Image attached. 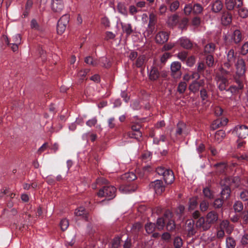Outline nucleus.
Segmentation results:
<instances>
[{"mask_svg":"<svg viewBox=\"0 0 248 248\" xmlns=\"http://www.w3.org/2000/svg\"><path fill=\"white\" fill-rule=\"evenodd\" d=\"M203 193L205 197L209 199L213 198V195L209 188H204L203 190Z\"/></svg>","mask_w":248,"mask_h":248,"instance_id":"obj_51","label":"nucleus"},{"mask_svg":"<svg viewBox=\"0 0 248 248\" xmlns=\"http://www.w3.org/2000/svg\"><path fill=\"white\" fill-rule=\"evenodd\" d=\"M210 6L213 13H218L222 9L223 4L220 0H216L211 3Z\"/></svg>","mask_w":248,"mask_h":248,"instance_id":"obj_14","label":"nucleus"},{"mask_svg":"<svg viewBox=\"0 0 248 248\" xmlns=\"http://www.w3.org/2000/svg\"><path fill=\"white\" fill-rule=\"evenodd\" d=\"M236 74L239 76H243L246 71V66L244 60L243 59H238L235 64Z\"/></svg>","mask_w":248,"mask_h":248,"instance_id":"obj_7","label":"nucleus"},{"mask_svg":"<svg viewBox=\"0 0 248 248\" xmlns=\"http://www.w3.org/2000/svg\"><path fill=\"white\" fill-rule=\"evenodd\" d=\"M180 45L184 48L190 49L192 47V42L187 38L182 37L179 40Z\"/></svg>","mask_w":248,"mask_h":248,"instance_id":"obj_21","label":"nucleus"},{"mask_svg":"<svg viewBox=\"0 0 248 248\" xmlns=\"http://www.w3.org/2000/svg\"><path fill=\"white\" fill-rule=\"evenodd\" d=\"M75 215L77 217H80L85 220L88 219V213L85 211L84 208L80 207L76 209L75 212Z\"/></svg>","mask_w":248,"mask_h":248,"instance_id":"obj_22","label":"nucleus"},{"mask_svg":"<svg viewBox=\"0 0 248 248\" xmlns=\"http://www.w3.org/2000/svg\"><path fill=\"white\" fill-rule=\"evenodd\" d=\"M206 63L208 66H212L214 63V60L213 56L209 55L207 56L206 59Z\"/></svg>","mask_w":248,"mask_h":248,"instance_id":"obj_54","label":"nucleus"},{"mask_svg":"<svg viewBox=\"0 0 248 248\" xmlns=\"http://www.w3.org/2000/svg\"><path fill=\"white\" fill-rule=\"evenodd\" d=\"M116 191V188L113 186H105L100 189L97 195L99 197H106L110 200L115 197Z\"/></svg>","mask_w":248,"mask_h":248,"instance_id":"obj_1","label":"nucleus"},{"mask_svg":"<svg viewBox=\"0 0 248 248\" xmlns=\"http://www.w3.org/2000/svg\"><path fill=\"white\" fill-rule=\"evenodd\" d=\"M198 203L195 199H191L189 201V206H188V210L192 211L194 210L197 206Z\"/></svg>","mask_w":248,"mask_h":248,"instance_id":"obj_44","label":"nucleus"},{"mask_svg":"<svg viewBox=\"0 0 248 248\" xmlns=\"http://www.w3.org/2000/svg\"><path fill=\"white\" fill-rule=\"evenodd\" d=\"M232 20V16L231 13L227 11H224L222 13L221 21L223 25L225 26L229 25L231 23Z\"/></svg>","mask_w":248,"mask_h":248,"instance_id":"obj_15","label":"nucleus"},{"mask_svg":"<svg viewBox=\"0 0 248 248\" xmlns=\"http://www.w3.org/2000/svg\"><path fill=\"white\" fill-rule=\"evenodd\" d=\"M69 20L68 15H64L61 17L57 24V32L59 34H62L65 31Z\"/></svg>","mask_w":248,"mask_h":248,"instance_id":"obj_3","label":"nucleus"},{"mask_svg":"<svg viewBox=\"0 0 248 248\" xmlns=\"http://www.w3.org/2000/svg\"><path fill=\"white\" fill-rule=\"evenodd\" d=\"M194 224V222L192 220H187L186 221L185 229L188 232V235H192L195 233Z\"/></svg>","mask_w":248,"mask_h":248,"instance_id":"obj_18","label":"nucleus"},{"mask_svg":"<svg viewBox=\"0 0 248 248\" xmlns=\"http://www.w3.org/2000/svg\"><path fill=\"white\" fill-rule=\"evenodd\" d=\"M181 64L178 62H174L171 64V75L174 78H178L181 77Z\"/></svg>","mask_w":248,"mask_h":248,"instance_id":"obj_5","label":"nucleus"},{"mask_svg":"<svg viewBox=\"0 0 248 248\" xmlns=\"http://www.w3.org/2000/svg\"><path fill=\"white\" fill-rule=\"evenodd\" d=\"M141 133L140 131H132L128 133V136L131 138L139 139L141 137Z\"/></svg>","mask_w":248,"mask_h":248,"instance_id":"obj_41","label":"nucleus"},{"mask_svg":"<svg viewBox=\"0 0 248 248\" xmlns=\"http://www.w3.org/2000/svg\"><path fill=\"white\" fill-rule=\"evenodd\" d=\"M240 198L244 201L248 200V191L244 190L240 194Z\"/></svg>","mask_w":248,"mask_h":248,"instance_id":"obj_60","label":"nucleus"},{"mask_svg":"<svg viewBox=\"0 0 248 248\" xmlns=\"http://www.w3.org/2000/svg\"><path fill=\"white\" fill-rule=\"evenodd\" d=\"M180 3L178 0L172 2L170 6V10L171 12L175 11L179 7Z\"/></svg>","mask_w":248,"mask_h":248,"instance_id":"obj_49","label":"nucleus"},{"mask_svg":"<svg viewBox=\"0 0 248 248\" xmlns=\"http://www.w3.org/2000/svg\"><path fill=\"white\" fill-rule=\"evenodd\" d=\"M233 208L235 212H241L243 209V203L240 201L236 202L233 205Z\"/></svg>","mask_w":248,"mask_h":248,"instance_id":"obj_43","label":"nucleus"},{"mask_svg":"<svg viewBox=\"0 0 248 248\" xmlns=\"http://www.w3.org/2000/svg\"><path fill=\"white\" fill-rule=\"evenodd\" d=\"M187 54L188 53L187 51H183L177 54V57L182 61H184L186 60Z\"/></svg>","mask_w":248,"mask_h":248,"instance_id":"obj_52","label":"nucleus"},{"mask_svg":"<svg viewBox=\"0 0 248 248\" xmlns=\"http://www.w3.org/2000/svg\"><path fill=\"white\" fill-rule=\"evenodd\" d=\"M52 10L56 13H60L64 8L62 0H52L51 3Z\"/></svg>","mask_w":248,"mask_h":248,"instance_id":"obj_9","label":"nucleus"},{"mask_svg":"<svg viewBox=\"0 0 248 248\" xmlns=\"http://www.w3.org/2000/svg\"><path fill=\"white\" fill-rule=\"evenodd\" d=\"M186 83L185 82H181L177 88L178 92L180 93H183L186 91Z\"/></svg>","mask_w":248,"mask_h":248,"instance_id":"obj_46","label":"nucleus"},{"mask_svg":"<svg viewBox=\"0 0 248 248\" xmlns=\"http://www.w3.org/2000/svg\"><path fill=\"white\" fill-rule=\"evenodd\" d=\"M235 246L236 242L232 237L229 236L226 238V248H234Z\"/></svg>","mask_w":248,"mask_h":248,"instance_id":"obj_29","label":"nucleus"},{"mask_svg":"<svg viewBox=\"0 0 248 248\" xmlns=\"http://www.w3.org/2000/svg\"><path fill=\"white\" fill-rule=\"evenodd\" d=\"M97 122V119L96 118H93L92 119L89 120L86 122V124H87V125H88L90 127H92L93 126L95 125L96 124Z\"/></svg>","mask_w":248,"mask_h":248,"instance_id":"obj_61","label":"nucleus"},{"mask_svg":"<svg viewBox=\"0 0 248 248\" xmlns=\"http://www.w3.org/2000/svg\"><path fill=\"white\" fill-rule=\"evenodd\" d=\"M225 133L223 130H218L217 131L214 136L215 140L219 143L221 142L225 137Z\"/></svg>","mask_w":248,"mask_h":248,"instance_id":"obj_27","label":"nucleus"},{"mask_svg":"<svg viewBox=\"0 0 248 248\" xmlns=\"http://www.w3.org/2000/svg\"><path fill=\"white\" fill-rule=\"evenodd\" d=\"M123 178L131 181L135 180L137 178V176L134 173L130 172L125 173L123 176Z\"/></svg>","mask_w":248,"mask_h":248,"instance_id":"obj_36","label":"nucleus"},{"mask_svg":"<svg viewBox=\"0 0 248 248\" xmlns=\"http://www.w3.org/2000/svg\"><path fill=\"white\" fill-rule=\"evenodd\" d=\"M178 22V16L174 15L169 17L168 19V23L169 25L173 26L176 25Z\"/></svg>","mask_w":248,"mask_h":248,"instance_id":"obj_32","label":"nucleus"},{"mask_svg":"<svg viewBox=\"0 0 248 248\" xmlns=\"http://www.w3.org/2000/svg\"><path fill=\"white\" fill-rule=\"evenodd\" d=\"M219 227L223 230H225L227 233L230 234L233 230V226L231 224L229 221L227 220H222L220 224Z\"/></svg>","mask_w":248,"mask_h":248,"instance_id":"obj_13","label":"nucleus"},{"mask_svg":"<svg viewBox=\"0 0 248 248\" xmlns=\"http://www.w3.org/2000/svg\"><path fill=\"white\" fill-rule=\"evenodd\" d=\"M203 8L199 3H196L193 6V12L195 14H199L202 12Z\"/></svg>","mask_w":248,"mask_h":248,"instance_id":"obj_39","label":"nucleus"},{"mask_svg":"<svg viewBox=\"0 0 248 248\" xmlns=\"http://www.w3.org/2000/svg\"><path fill=\"white\" fill-rule=\"evenodd\" d=\"M60 225L62 230L65 231L69 226V221L66 219H63L61 221Z\"/></svg>","mask_w":248,"mask_h":248,"instance_id":"obj_48","label":"nucleus"},{"mask_svg":"<svg viewBox=\"0 0 248 248\" xmlns=\"http://www.w3.org/2000/svg\"><path fill=\"white\" fill-rule=\"evenodd\" d=\"M186 124L182 122H179L178 123L177 125V127L176 129V136H180L182 135L183 131L186 128Z\"/></svg>","mask_w":248,"mask_h":248,"instance_id":"obj_31","label":"nucleus"},{"mask_svg":"<svg viewBox=\"0 0 248 248\" xmlns=\"http://www.w3.org/2000/svg\"><path fill=\"white\" fill-rule=\"evenodd\" d=\"M195 61V58L191 56L188 58L186 61V64L188 66H192L194 64Z\"/></svg>","mask_w":248,"mask_h":248,"instance_id":"obj_59","label":"nucleus"},{"mask_svg":"<svg viewBox=\"0 0 248 248\" xmlns=\"http://www.w3.org/2000/svg\"><path fill=\"white\" fill-rule=\"evenodd\" d=\"M146 232L148 233L153 232L156 229L155 224L152 223H147L145 226Z\"/></svg>","mask_w":248,"mask_h":248,"instance_id":"obj_35","label":"nucleus"},{"mask_svg":"<svg viewBox=\"0 0 248 248\" xmlns=\"http://www.w3.org/2000/svg\"><path fill=\"white\" fill-rule=\"evenodd\" d=\"M225 181V182H224L229 186H231L234 184V186H237L239 185L240 179L237 177L234 178H228L226 179Z\"/></svg>","mask_w":248,"mask_h":248,"instance_id":"obj_26","label":"nucleus"},{"mask_svg":"<svg viewBox=\"0 0 248 248\" xmlns=\"http://www.w3.org/2000/svg\"><path fill=\"white\" fill-rule=\"evenodd\" d=\"M217 237L218 239H222L225 236L224 231L219 227L216 234Z\"/></svg>","mask_w":248,"mask_h":248,"instance_id":"obj_57","label":"nucleus"},{"mask_svg":"<svg viewBox=\"0 0 248 248\" xmlns=\"http://www.w3.org/2000/svg\"><path fill=\"white\" fill-rule=\"evenodd\" d=\"M223 199H217L214 202V206L216 208H219L221 207L223 204Z\"/></svg>","mask_w":248,"mask_h":248,"instance_id":"obj_55","label":"nucleus"},{"mask_svg":"<svg viewBox=\"0 0 248 248\" xmlns=\"http://www.w3.org/2000/svg\"><path fill=\"white\" fill-rule=\"evenodd\" d=\"M204 82L202 80L199 82L195 81L189 85V89L190 91L196 93L199 90L200 87L202 86Z\"/></svg>","mask_w":248,"mask_h":248,"instance_id":"obj_20","label":"nucleus"},{"mask_svg":"<svg viewBox=\"0 0 248 248\" xmlns=\"http://www.w3.org/2000/svg\"><path fill=\"white\" fill-rule=\"evenodd\" d=\"M241 243L243 245H245L248 244V234H244L241 240Z\"/></svg>","mask_w":248,"mask_h":248,"instance_id":"obj_64","label":"nucleus"},{"mask_svg":"<svg viewBox=\"0 0 248 248\" xmlns=\"http://www.w3.org/2000/svg\"><path fill=\"white\" fill-rule=\"evenodd\" d=\"M233 132L240 139H245L248 136V127L245 125H237L235 127Z\"/></svg>","mask_w":248,"mask_h":248,"instance_id":"obj_4","label":"nucleus"},{"mask_svg":"<svg viewBox=\"0 0 248 248\" xmlns=\"http://www.w3.org/2000/svg\"><path fill=\"white\" fill-rule=\"evenodd\" d=\"M227 62L224 63V66L227 68H229L233 63L235 60L234 52L233 49H230L227 56Z\"/></svg>","mask_w":248,"mask_h":248,"instance_id":"obj_12","label":"nucleus"},{"mask_svg":"<svg viewBox=\"0 0 248 248\" xmlns=\"http://www.w3.org/2000/svg\"><path fill=\"white\" fill-rule=\"evenodd\" d=\"M220 122V119H217V120L214 121L213 122V124H212L211 128L213 129H216L218 128L220 126H221L222 125H221V124H219Z\"/></svg>","mask_w":248,"mask_h":248,"instance_id":"obj_62","label":"nucleus"},{"mask_svg":"<svg viewBox=\"0 0 248 248\" xmlns=\"http://www.w3.org/2000/svg\"><path fill=\"white\" fill-rule=\"evenodd\" d=\"M149 186L157 194H160L165 190V186L162 181L160 180H156L151 182Z\"/></svg>","mask_w":248,"mask_h":248,"instance_id":"obj_6","label":"nucleus"},{"mask_svg":"<svg viewBox=\"0 0 248 248\" xmlns=\"http://www.w3.org/2000/svg\"><path fill=\"white\" fill-rule=\"evenodd\" d=\"M145 60V56L144 55H142L140 56L136 62V66L138 67H141L144 63Z\"/></svg>","mask_w":248,"mask_h":248,"instance_id":"obj_50","label":"nucleus"},{"mask_svg":"<svg viewBox=\"0 0 248 248\" xmlns=\"http://www.w3.org/2000/svg\"><path fill=\"white\" fill-rule=\"evenodd\" d=\"M156 16L153 13H151L149 15V22L148 26L151 27H154L156 23Z\"/></svg>","mask_w":248,"mask_h":248,"instance_id":"obj_37","label":"nucleus"},{"mask_svg":"<svg viewBox=\"0 0 248 248\" xmlns=\"http://www.w3.org/2000/svg\"><path fill=\"white\" fill-rule=\"evenodd\" d=\"M173 245L175 248H180L183 245L182 238L179 236L176 237L173 241Z\"/></svg>","mask_w":248,"mask_h":248,"instance_id":"obj_40","label":"nucleus"},{"mask_svg":"<svg viewBox=\"0 0 248 248\" xmlns=\"http://www.w3.org/2000/svg\"><path fill=\"white\" fill-rule=\"evenodd\" d=\"M218 88L221 91L226 89L227 85H228V80L227 78L223 77H220L218 80Z\"/></svg>","mask_w":248,"mask_h":248,"instance_id":"obj_25","label":"nucleus"},{"mask_svg":"<svg viewBox=\"0 0 248 248\" xmlns=\"http://www.w3.org/2000/svg\"><path fill=\"white\" fill-rule=\"evenodd\" d=\"M165 222L166 220L164 216L162 217L158 218L156 220V224H155L156 229L158 231L163 230L165 227Z\"/></svg>","mask_w":248,"mask_h":248,"instance_id":"obj_23","label":"nucleus"},{"mask_svg":"<svg viewBox=\"0 0 248 248\" xmlns=\"http://www.w3.org/2000/svg\"><path fill=\"white\" fill-rule=\"evenodd\" d=\"M164 217H165V220L167 222L166 225V230L169 232L174 231L176 228V225L174 220L172 218V213L169 210L166 211L164 213Z\"/></svg>","mask_w":248,"mask_h":248,"instance_id":"obj_2","label":"nucleus"},{"mask_svg":"<svg viewBox=\"0 0 248 248\" xmlns=\"http://www.w3.org/2000/svg\"><path fill=\"white\" fill-rule=\"evenodd\" d=\"M230 40L232 42L235 44L239 43L242 40V34L240 31L236 30L230 36Z\"/></svg>","mask_w":248,"mask_h":248,"instance_id":"obj_16","label":"nucleus"},{"mask_svg":"<svg viewBox=\"0 0 248 248\" xmlns=\"http://www.w3.org/2000/svg\"><path fill=\"white\" fill-rule=\"evenodd\" d=\"M31 29L38 31H42L43 29L40 26L37 20L35 19H32L31 21Z\"/></svg>","mask_w":248,"mask_h":248,"instance_id":"obj_30","label":"nucleus"},{"mask_svg":"<svg viewBox=\"0 0 248 248\" xmlns=\"http://www.w3.org/2000/svg\"><path fill=\"white\" fill-rule=\"evenodd\" d=\"M159 76V73L157 68L153 66L149 73V78L150 79L155 80L157 79Z\"/></svg>","mask_w":248,"mask_h":248,"instance_id":"obj_24","label":"nucleus"},{"mask_svg":"<svg viewBox=\"0 0 248 248\" xmlns=\"http://www.w3.org/2000/svg\"><path fill=\"white\" fill-rule=\"evenodd\" d=\"M221 184L224 186V187L222 188V190L221 192L222 198L223 199H227L229 197L230 194V189L229 188V186L223 181L221 182Z\"/></svg>","mask_w":248,"mask_h":248,"instance_id":"obj_19","label":"nucleus"},{"mask_svg":"<svg viewBox=\"0 0 248 248\" xmlns=\"http://www.w3.org/2000/svg\"><path fill=\"white\" fill-rule=\"evenodd\" d=\"M85 62L89 65L95 66L97 64V62L94 60L91 56H87L85 58Z\"/></svg>","mask_w":248,"mask_h":248,"instance_id":"obj_42","label":"nucleus"},{"mask_svg":"<svg viewBox=\"0 0 248 248\" xmlns=\"http://www.w3.org/2000/svg\"><path fill=\"white\" fill-rule=\"evenodd\" d=\"M206 221L211 226L215 224L218 219V214L215 211H211L207 213L205 217Z\"/></svg>","mask_w":248,"mask_h":248,"instance_id":"obj_8","label":"nucleus"},{"mask_svg":"<svg viewBox=\"0 0 248 248\" xmlns=\"http://www.w3.org/2000/svg\"><path fill=\"white\" fill-rule=\"evenodd\" d=\"M215 49V45L213 43H209L205 46L204 47V51L207 53H212L214 51Z\"/></svg>","mask_w":248,"mask_h":248,"instance_id":"obj_47","label":"nucleus"},{"mask_svg":"<svg viewBox=\"0 0 248 248\" xmlns=\"http://www.w3.org/2000/svg\"><path fill=\"white\" fill-rule=\"evenodd\" d=\"M242 218L245 224L248 223V211H245L242 213Z\"/></svg>","mask_w":248,"mask_h":248,"instance_id":"obj_63","label":"nucleus"},{"mask_svg":"<svg viewBox=\"0 0 248 248\" xmlns=\"http://www.w3.org/2000/svg\"><path fill=\"white\" fill-rule=\"evenodd\" d=\"M196 227L202 231H207L209 230L211 226L206 219L203 217H200L196 223Z\"/></svg>","mask_w":248,"mask_h":248,"instance_id":"obj_10","label":"nucleus"},{"mask_svg":"<svg viewBox=\"0 0 248 248\" xmlns=\"http://www.w3.org/2000/svg\"><path fill=\"white\" fill-rule=\"evenodd\" d=\"M184 12L186 15H189L193 12V6L192 4H186L184 8Z\"/></svg>","mask_w":248,"mask_h":248,"instance_id":"obj_45","label":"nucleus"},{"mask_svg":"<svg viewBox=\"0 0 248 248\" xmlns=\"http://www.w3.org/2000/svg\"><path fill=\"white\" fill-rule=\"evenodd\" d=\"M122 28L123 31L127 35H130L133 31L132 26L129 23H121Z\"/></svg>","mask_w":248,"mask_h":248,"instance_id":"obj_28","label":"nucleus"},{"mask_svg":"<svg viewBox=\"0 0 248 248\" xmlns=\"http://www.w3.org/2000/svg\"><path fill=\"white\" fill-rule=\"evenodd\" d=\"M168 170V169H166L164 167H159L156 169V171L159 175L163 176Z\"/></svg>","mask_w":248,"mask_h":248,"instance_id":"obj_58","label":"nucleus"},{"mask_svg":"<svg viewBox=\"0 0 248 248\" xmlns=\"http://www.w3.org/2000/svg\"><path fill=\"white\" fill-rule=\"evenodd\" d=\"M169 39V34L165 31H161L157 33L155 36V41L158 44H163Z\"/></svg>","mask_w":248,"mask_h":248,"instance_id":"obj_11","label":"nucleus"},{"mask_svg":"<svg viewBox=\"0 0 248 248\" xmlns=\"http://www.w3.org/2000/svg\"><path fill=\"white\" fill-rule=\"evenodd\" d=\"M209 207V203L207 201L204 200L200 203V207L202 211H206Z\"/></svg>","mask_w":248,"mask_h":248,"instance_id":"obj_53","label":"nucleus"},{"mask_svg":"<svg viewBox=\"0 0 248 248\" xmlns=\"http://www.w3.org/2000/svg\"><path fill=\"white\" fill-rule=\"evenodd\" d=\"M241 54L246 55L248 52V42H246L242 46L240 51Z\"/></svg>","mask_w":248,"mask_h":248,"instance_id":"obj_56","label":"nucleus"},{"mask_svg":"<svg viewBox=\"0 0 248 248\" xmlns=\"http://www.w3.org/2000/svg\"><path fill=\"white\" fill-rule=\"evenodd\" d=\"M118 12L122 15H127V11L124 3L119 2L117 6Z\"/></svg>","mask_w":248,"mask_h":248,"instance_id":"obj_33","label":"nucleus"},{"mask_svg":"<svg viewBox=\"0 0 248 248\" xmlns=\"http://www.w3.org/2000/svg\"><path fill=\"white\" fill-rule=\"evenodd\" d=\"M239 16L242 18H246L248 16V10L245 7H240L238 11Z\"/></svg>","mask_w":248,"mask_h":248,"instance_id":"obj_34","label":"nucleus"},{"mask_svg":"<svg viewBox=\"0 0 248 248\" xmlns=\"http://www.w3.org/2000/svg\"><path fill=\"white\" fill-rule=\"evenodd\" d=\"M163 177L166 184L168 185L171 184L174 180V176L173 172L170 170L166 171L165 174Z\"/></svg>","mask_w":248,"mask_h":248,"instance_id":"obj_17","label":"nucleus"},{"mask_svg":"<svg viewBox=\"0 0 248 248\" xmlns=\"http://www.w3.org/2000/svg\"><path fill=\"white\" fill-rule=\"evenodd\" d=\"M225 4L227 9L229 11L232 10L235 5L233 0H226Z\"/></svg>","mask_w":248,"mask_h":248,"instance_id":"obj_38","label":"nucleus"}]
</instances>
